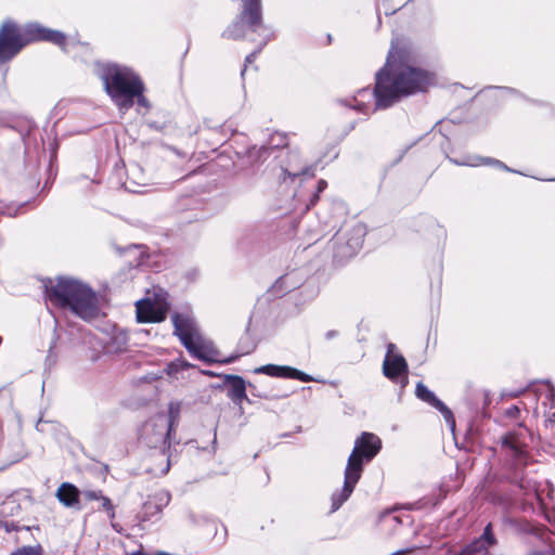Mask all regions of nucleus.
Instances as JSON below:
<instances>
[{"label": "nucleus", "instance_id": "nucleus-1", "mask_svg": "<svg viewBox=\"0 0 555 555\" xmlns=\"http://www.w3.org/2000/svg\"><path fill=\"white\" fill-rule=\"evenodd\" d=\"M431 83V75L410 65L405 52L392 44L385 66L376 74L374 90L361 89L346 104L370 114L391 106L403 95L424 91Z\"/></svg>", "mask_w": 555, "mask_h": 555}, {"label": "nucleus", "instance_id": "nucleus-2", "mask_svg": "<svg viewBox=\"0 0 555 555\" xmlns=\"http://www.w3.org/2000/svg\"><path fill=\"white\" fill-rule=\"evenodd\" d=\"M48 299L62 308H68L79 318L91 321L100 313L98 297L86 284L61 278L55 285L47 287Z\"/></svg>", "mask_w": 555, "mask_h": 555}, {"label": "nucleus", "instance_id": "nucleus-3", "mask_svg": "<svg viewBox=\"0 0 555 555\" xmlns=\"http://www.w3.org/2000/svg\"><path fill=\"white\" fill-rule=\"evenodd\" d=\"M49 41L61 48L66 43V36L40 24H28L21 30L15 23L7 21L0 28V64L12 60L26 44L34 41Z\"/></svg>", "mask_w": 555, "mask_h": 555}, {"label": "nucleus", "instance_id": "nucleus-4", "mask_svg": "<svg viewBox=\"0 0 555 555\" xmlns=\"http://www.w3.org/2000/svg\"><path fill=\"white\" fill-rule=\"evenodd\" d=\"M380 448V439L372 433H362L357 438L345 468L343 489L332 495V511H337L348 500L361 478L364 462H370L379 452Z\"/></svg>", "mask_w": 555, "mask_h": 555}, {"label": "nucleus", "instance_id": "nucleus-5", "mask_svg": "<svg viewBox=\"0 0 555 555\" xmlns=\"http://www.w3.org/2000/svg\"><path fill=\"white\" fill-rule=\"evenodd\" d=\"M172 323L175 335L179 337L185 349L198 360L207 363H230L241 356L238 353L228 359H220L214 344L202 335L194 318L189 313H175L172 315ZM249 351L246 350L245 353H249Z\"/></svg>", "mask_w": 555, "mask_h": 555}, {"label": "nucleus", "instance_id": "nucleus-6", "mask_svg": "<svg viewBox=\"0 0 555 555\" xmlns=\"http://www.w3.org/2000/svg\"><path fill=\"white\" fill-rule=\"evenodd\" d=\"M100 78L112 101L122 112L133 106L135 94L144 91L142 80L128 67L105 64L101 67Z\"/></svg>", "mask_w": 555, "mask_h": 555}, {"label": "nucleus", "instance_id": "nucleus-7", "mask_svg": "<svg viewBox=\"0 0 555 555\" xmlns=\"http://www.w3.org/2000/svg\"><path fill=\"white\" fill-rule=\"evenodd\" d=\"M242 10L236 21L223 31L225 39L237 40L246 35V29L258 34L262 38V46L275 38L273 28L263 22L262 0H241Z\"/></svg>", "mask_w": 555, "mask_h": 555}, {"label": "nucleus", "instance_id": "nucleus-8", "mask_svg": "<svg viewBox=\"0 0 555 555\" xmlns=\"http://www.w3.org/2000/svg\"><path fill=\"white\" fill-rule=\"evenodd\" d=\"M179 410L171 403L169 405V415L158 414L142 427L141 438L146 446L159 449L165 455L172 440V431L178 420Z\"/></svg>", "mask_w": 555, "mask_h": 555}, {"label": "nucleus", "instance_id": "nucleus-9", "mask_svg": "<svg viewBox=\"0 0 555 555\" xmlns=\"http://www.w3.org/2000/svg\"><path fill=\"white\" fill-rule=\"evenodd\" d=\"M501 449L506 457V464L515 472V478L528 464V451L525 441L515 433H508L501 438Z\"/></svg>", "mask_w": 555, "mask_h": 555}, {"label": "nucleus", "instance_id": "nucleus-10", "mask_svg": "<svg viewBox=\"0 0 555 555\" xmlns=\"http://www.w3.org/2000/svg\"><path fill=\"white\" fill-rule=\"evenodd\" d=\"M364 235V225L359 222L349 230L337 232L334 236L335 256L340 259L354 256L362 247Z\"/></svg>", "mask_w": 555, "mask_h": 555}, {"label": "nucleus", "instance_id": "nucleus-11", "mask_svg": "<svg viewBox=\"0 0 555 555\" xmlns=\"http://www.w3.org/2000/svg\"><path fill=\"white\" fill-rule=\"evenodd\" d=\"M383 373L393 383L405 387L408 384V363L402 354L396 352V346H387L386 357L383 363Z\"/></svg>", "mask_w": 555, "mask_h": 555}, {"label": "nucleus", "instance_id": "nucleus-12", "mask_svg": "<svg viewBox=\"0 0 555 555\" xmlns=\"http://www.w3.org/2000/svg\"><path fill=\"white\" fill-rule=\"evenodd\" d=\"M139 322H162L166 319L168 304L165 301L153 302L151 299H142L135 304Z\"/></svg>", "mask_w": 555, "mask_h": 555}, {"label": "nucleus", "instance_id": "nucleus-13", "mask_svg": "<svg viewBox=\"0 0 555 555\" xmlns=\"http://www.w3.org/2000/svg\"><path fill=\"white\" fill-rule=\"evenodd\" d=\"M415 393L418 399L437 409L442 414L451 429H454L455 420L452 411L440 399H438L431 390H429L423 383H417Z\"/></svg>", "mask_w": 555, "mask_h": 555}, {"label": "nucleus", "instance_id": "nucleus-14", "mask_svg": "<svg viewBox=\"0 0 555 555\" xmlns=\"http://www.w3.org/2000/svg\"><path fill=\"white\" fill-rule=\"evenodd\" d=\"M283 181L286 177L294 179L299 176H313L311 167L302 159L298 151H289L282 166Z\"/></svg>", "mask_w": 555, "mask_h": 555}, {"label": "nucleus", "instance_id": "nucleus-15", "mask_svg": "<svg viewBox=\"0 0 555 555\" xmlns=\"http://www.w3.org/2000/svg\"><path fill=\"white\" fill-rule=\"evenodd\" d=\"M254 372L256 374H266L272 377L298 379L305 383L313 380V378L310 375L297 369L285 365L267 364L255 369Z\"/></svg>", "mask_w": 555, "mask_h": 555}, {"label": "nucleus", "instance_id": "nucleus-16", "mask_svg": "<svg viewBox=\"0 0 555 555\" xmlns=\"http://www.w3.org/2000/svg\"><path fill=\"white\" fill-rule=\"evenodd\" d=\"M495 544L491 524H488L483 533L468 544L459 555H491L489 548Z\"/></svg>", "mask_w": 555, "mask_h": 555}, {"label": "nucleus", "instance_id": "nucleus-17", "mask_svg": "<svg viewBox=\"0 0 555 555\" xmlns=\"http://www.w3.org/2000/svg\"><path fill=\"white\" fill-rule=\"evenodd\" d=\"M170 499V493L164 489L150 495L143 504V520H147L159 514L163 508L169 504Z\"/></svg>", "mask_w": 555, "mask_h": 555}, {"label": "nucleus", "instance_id": "nucleus-18", "mask_svg": "<svg viewBox=\"0 0 555 555\" xmlns=\"http://www.w3.org/2000/svg\"><path fill=\"white\" fill-rule=\"evenodd\" d=\"M57 500L66 507L79 509L80 491L69 482H63L55 493Z\"/></svg>", "mask_w": 555, "mask_h": 555}, {"label": "nucleus", "instance_id": "nucleus-19", "mask_svg": "<svg viewBox=\"0 0 555 555\" xmlns=\"http://www.w3.org/2000/svg\"><path fill=\"white\" fill-rule=\"evenodd\" d=\"M227 382L229 383L228 397L235 403H242L246 399V385L241 376L228 375Z\"/></svg>", "mask_w": 555, "mask_h": 555}, {"label": "nucleus", "instance_id": "nucleus-20", "mask_svg": "<svg viewBox=\"0 0 555 555\" xmlns=\"http://www.w3.org/2000/svg\"><path fill=\"white\" fill-rule=\"evenodd\" d=\"M541 539L547 543L548 548L545 551L533 552L532 555H555V533L544 530L541 533Z\"/></svg>", "mask_w": 555, "mask_h": 555}, {"label": "nucleus", "instance_id": "nucleus-21", "mask_svg": "<svg viewBox=\"0 0 555 555\" xmlns=\"http://www.w3.org/2000/svg\"><path fill=\"white\" fill-rule=\"evenodd\" d=\"M270 155V147L267 146H260L256 147L254 146L248 151V157L249 159L254 160L255 163H261L266 160Z\"/></svg>", "mask_w": 555, "mask_h": 555}, {"label": "nucleus", "instance_id": "nucleus-22", "mask_svg": "<svg viewBox=\"0 0 555 555\" xmlns=\"http://www.w3.org/2000/svg\"><path fill=\"white\" fill-rule=\"evenodd\" d=\"M102 508L107 513L109 519L115 518V507L109 498L101 495L100 500Z\"/></svg>", "mask_w": 555, "mask_h": 555}, {"label": "nucleus", "instance_id": "nucleus-23", "mask_svg": "<svg viewBox=\"0 0 555 555\" xmlns=\"http://www.w3.org/2000/svg\"><path fill=\"white\" fill-rule=\"evenodd\" d=\"M193 365L190 364L186 361H178V362H171L168 364L167 372L168 374L177 373L180 370L192 367Z\"/></svg>", "mask_w": 555, "mask_h": 555}, {"label": "nucleus", "instance_id": "nucleus-24", "mask_svg": "<svg viewBox=\"0 0 555 555\" xmlns=\"http://www.w3.org/2000/svg\"><path fill=\"white\" fill-rule=\"evenodd\" d=\"M11 555H41V550L39 546L38 547L24 546L17 551H15Z\"/></svg>", "mask_w": 555, "mask_h": 555}, {"label": "nucleus", "instance_id": "nucleus-25", "mask_svg": "<svg viewBox=\"0 0 555 555\" xmlns=\"http://www.w3.org/2000/svg\"><path fill=\"white\" fill-rule=\"evenodd\" d=\"M102 494L101 490H83L80 492V495L88 501H99Z\"/></svg>", "mask_w": 555, "mask_h": 555}, {"label": "nucleus", "instance_id": "nucleus-26", "mask_svg": "<svg viewBox=\"0 0 555 555\" xmlns=\"http://www.w3.org/2000/svg\"><path fill=\"white\" fill-rule=\"evenodd\" d=\"M272 147H283L286 145V138L282 133H275L271 138Z\"/></svg>", "mask_w": 555, "mask_h": 555}, {"label": "nucleus", "instance_id": "nucleus-27", "mask_svg": "<svg viewBox=\"0 0 555 555\" xmlns=\"http://www.w3.org/2000/svg\"><path fill=\"white\" fill-rule=\"evenodd\" d=\"M263 47H264V46H262V40H261V41H260V44H259V48H258L256 51L251 52L250 54H248V55L246 56V59H245V67L243 68V70H242V73H241V75H242V76H244V74H245L246 65H247V64L253 63V62L256 60V57H257L258 53L261 51V49H262Z\"/></svg>", "mask_w": 555, "mask_h": 555}, {"label": "nucleus", "instance_id": "nucleus-28", "mask_svg": "<svg viewBox=\"0 0 555 555\" xmlns=\"http://www.w3.org/2000/svg\"><path fill=\"white\" fill-rule=\"evenodd\" d=\"M520 410L517 405H512L505 411V415L511 418H515L518 416Z\"/></svg>", "mask_w": 555, "mask_h": 555}, {"label": "nucleus", "instance_id": "nucleus-29", "mask_svg": "<svg viewBox=\"0 0 555 555\" xmlns=\"http://www.w3.org/2000/svg\"><path fill=\"white\" fill-rule=\"evenodd\" d=\"M135 100L139 105L147 107V101H146L145 96L143 95V91H140V93L135 94L134 101Z\"/></svg>", "mask_w": 555, "mask_h": 555}, {"label": "nucleus", "instance_id": "nucleus-30", "mask_svg": "<svg viewBox=\"0 0 555 555\" xmlns=\"http://www.w3.org/2000/svg\"><path fill=\"white\" fill-rule=\"evenodd\" d=\"M481 396H482V400H483V405L485 406L489 405L491 403L490 392L488 390H482Z\"/></svg>", "mask_w": 555, "mask_h": 555}, {"label": "nucleus", "instance_id": "nucleus-31", "mask_svg": "<svg viewBox=\"0 0 555 555\" xmlns=\"http://www.w3.org/2000/svg\"><path fill=\"white\" fill-rule=\"evenodd\" d=\"M485 163H486V164H493V165H495V166H498V167H500V168H503V169H505V170H508V168H507L503 163H501L500 160H494V159H490V158H488V159H486V162H485Z\"/></svg>", "mask_w": 555, "mask_h": 555}, {"label": "nucleus", "instance_id": "nucleus-32", "mask_svg": "<svg viewBox=\"0 0 555 555\" xmlns=\"http://www.w3.org/2000/svg\"><path fill=\"white\" fill-rule=\"evenodd\" d=\"M383 519H391L396 522H400L399 517L391 515V513L387 512L383 515Z\"/></svg>", "mask_w": 555, "mask_h": 555}, {"label": "nucleus", "instance_id": "nucleus-33", "mask_svg": "<svg viewBox=\"0 0 555 555\" xmlns=\"http://www.w3.org/2000/svg\"><path fill=\"white\" fill-rule=\"evenodd\" d=\"M537 499L540 501L541 505L544 507V508H547L548 507V503L545 501V499H543L541 496L540 493H537Z\"/></svg>", "mask_w": 555, "mask_h": 555}, {"label": "nucleus", "instance_id": "nucleus-34", "mask_svg": "<svg viewBox=\"0 0 555 555\" xmlns=\"http://www.w3.org/2000/svg\"><path fill=\"white\" fill-rule=\"evenodd\" d=\"M327 183L324 180L318 182V192H322L326 188Z\"/></svg>", "mask_w": 555, "mask_h": 555}, {"label": "nucleus", "instance_id": "nucleus-35", "mask_svg": "<svg viewBox=\"0 0 555 555\" xmlns=\"http://www.w3.org/2000/svg\"><path fill=\"white\" fill-rule=\"evenodd\" d=\"M169 467H170V462H169V457H167V460H166V465H165V467H164V468H162L160 473H162L163 475L167 474V473H168V470H169Z\"/></svg>", "mask_w": 555, "mask_h": 555}, {"label": "nucleus", "instance_id": "nucleus-36", "mask_svg": "<svg viewBox=\"0 0 555 555\" xmlns=\"http://www.w3.org/2000/svg\"><path fill=\"white\" fill-rule=\"evenodd\" d=\"M408 552V550H402V551H399V552H396L391 555H400V554H405Z\"/></svg>", "mask_w": 555, "mask_h": 555}, {"label": "nucleus", "instance_id": "nucleus-37", "mask_svg": "<svg viewBox=\"0 0 555 555\" xmlns=\"http://www.w3.org/2000/svg\"><path fill=\"white\" fill-rule=\"evenodd\" d=\"M203 373H204V374H207V375H209V376H214V374H212L210 371H204Z\"/></svg>", "mask_w": 555, "mask_h": 555}, {"label": "nucleus", "instance_id": "nucleus-38", "mask_svg": "<svg viewBox=\"0 0 555 555\" xmlns=\"http://www.w3.org/2000/svg\"><path fill=\"white\" fill-rule=\"evenodd\" d=\"M547 498H548L550 500H552V498H551V491L547 493Z\"/></svg>", "mask_w": 555, "mask_h": 555}]
</instances>
